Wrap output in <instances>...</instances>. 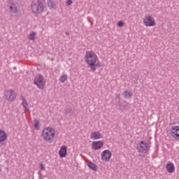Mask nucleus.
<instances>
[{"instance_id": "nucleus-11", "label": "nucleus", "mask_w": 179, "mask_h": 179, "mask_svg": "<svg viewBox=\"0 0 179 179\" xmlns=\"http://www.w3.org/2000/svg\"><path fill=\"white\" fill-rule=\"evenodd\" d=\"M103 145L104 143L101 141H93L92 143V148L94 150H100Z\"/></svg>"}, {"instance_id": "nucleus-19", "label": "nucleus", "mask_w": 179, "mask_h": 179, "mask_svg": "<svg viewBox=\"0 0 179 179\" xmlns=\"http://www.w3.org/2000/svg\"><path fill=\"white\" fill-rule=\"evenodd\" d=\"M47 5L50 9H54L55 8V3L52 0L48 1Z\"/></svg>"}, {"instance_id": "nucleus-22", "label": "nucleus", "mask_w": 179, "mask_h": 179, "mask_svg": "<svg viewBox=\"0 0 179 179\" xmlns=\"http://www.w3.org/2000/svg\"><path fill=\"white\" fill-rule=\"evenodd\" d=\"M34 125L35 129H36L37 131H38V129H40V122L38 120H34Z\"/></svg>"}, {"instance_id": "nucleus-17", "label": "nucleus", "mask_w": 179, "mask_h": 179, "mask_svg": "<svg viewBox=\"0 0 179 179\" xmlns=\"http://www.w3.org/2000/svg\"><path fill=\"white\" fill-rule=\"evenodd\" d=\"M87 166L89 167V169H91V170H94V171L97 170V165L92 162H88Z\"/></svg>"}, {"instance_id": "nucleus-21", "label": "nucleus", "mask_w": 179, "mask_h": 179, "mask_svg": "<svg viewBox=\"0 0 179 179\" xmlns=\"http://www.w3.org/2000/svg\"><path fill=\"white\" fill-rule=\"evenodd\" d=\"M66 80H68V76L66 74H63L60 76L59 81L62 83H64Z\"/></svg>"}, {"instance_id": "nucleus-4", "label": "nucleus", "mask_w": 179, "mask_h": 179, "mask_svg": "<svg viewBox=\"0 0 179 179\" xmlns=\"http://www.w3.org/2000/svg\"><path fill=\"white\" fill-rule=\"evenodd\" d=\"M136 149L139 153H148L150 150V143L147 141H142L137 144Z\"/></svg>"}, {"instance_id": "nucleus-2", "label": "nucleus", "mask_w": 179, "mask_h": 179, "mask_svg": "<svg viewBox=\"0 0 179 179\" xmlns=\"http://www.w3.org/2000/svg\"><path fill=\"white\" fill-rule=\"evenodd\" d=\"M55 129L48 127L42 130L41 136L45 142L51 143L54 141V138H55Z\"/></svg>"}, {"instance_id": "nucleus-5", "label": "nucleus", "mask_w": 179, "mask_h": 179, "mask_svg": "<svg viewBox=\"0 0 179 179\" xmlns=\"http://www.w3.org/2000/svg\"><path fill=\"white\" fill-rule=\"evenodd\" d=\"M4 97L7 101L12 102L16 99V96L17 94H16V92L12 89L6 90L3 92Z\"/></svg>"}, {"instance_id": "nucleus-24", "label": "nucleus", "mask_w": 179, "mask_h": 179, "mask_svg": "<svg viewBox=\"0 0 179 179\" xmlns=\"http://www.w3.org/2000/svg\"><path fill=\"white\" fill-rule=\"evenodd\" d=\"M40 167H41V170L43 171L45 170V166H44V164H43V163L40 164Z\"/></svg>"}, {"instance_id": "nucleus-18", "label": "nucleus", "mask_w": 179, "mask_h": 179, "mask_svg": "<svg viewBox=\"0 0 179 179\" xmlns=\"http://www.w3.org/2000/svg\"><path fill=\"white\" fill-rule=\"evenodd\" d=\"M36 36H37V32L33 31L28 35L27 38L30 41H34L36 40Z\"/></svg>"}, {"instance_id": "nucleus-10", "label": "nucleus", "mask_w": 179, "mask_h": 179, "mask_svg": "<svg viewBox=\"0 0 179 179\" xmlns=\"http://www.w3.org/2000/svg\"><path fill=\"white\" fill-rule=\"evenodd\" d=\"M92 141H97L98 139H103V135L100 131H92L90 136Z\"/></svg>"}, {"instance_id": "nucleus-16", "label": "nucleus", "mask_w": 179, "mask_h": 179, "mask_svg": "<svg viewBox=\"0 0 179 179\" xmlns=\"http://www.w3.org/2000/svg\"><path fill=\"white\" fill-rule=\"evenodd\" d=\"M22 107H24V109L27 110V111H29V110H30V108L29 107V103H27V100H26V98H22Z\"/></svg>"}, {"instance_id": "nucleus-12", "label": "nucleus", "mask_w": 179, "mask_h": 179, "mask_svg": "<svg viewBox=\"0 0 179 179\" xmlns=\"http://www.w3.org/2000/svg\"><path fill=\"white\" fill-rule=\"evenodd\" d=\"M171 135L173 138L177 139L179 138V126L172 127L171 129Z\"/></svg>"}, {"instance_id": "nucleus-3", "label": "nucleus", "mask_w": 179, "mask_h": 179, "mask_svg": "<svg viewBox=\"0 0 179 179\" xmlns=\"http://www.w3.org/2000/svg\"><path fill=\"white\" fill-rule=\"evenodd\" d=\"M45 9V4L41 0H34L31 3V10L32 13L40 15L43 13Z\"/></svg>"}, {"instance_id": "nucleus-7", "label": "nucleus", "mask_w": 179, "mask_h": 179, "mask_svg": "<svg viewBox=\"0 0 179 179\" xmlns=\"http://www.w3.org/2000/svg\"><path fill=\"white\" fill-rule=\"evenodd\" d=\"M34 83L39 89H43L45 86V80L41 75L36 76L34 80Z\"/></svg>"}, {"instance_id": "nucleus-9", "label": "nucleus", "mask_w": 179, "mask_h": 179, "mask_svg": "<svg viewBox=\"0 0 179 179\" xmlns=\"http://www.w3.org/2000/svg\"><path fill=\"white\" fill-rule=\"evenodd\" d=\"M113 153L110 150H105L101 153V158L103 162H110Z\"/></svg>"}, {"instance_id": "nucleus-14", "label": "nucleus", "mask_w": 179, "mask_h": 179, "mask_svg": "<svg viewBox=\"0 0 179 179\" xmlns=\"http://www.w3.org/2000/svg\"><path fill=\"white\" fill-rule=\"evenodd\" d=\"M68 148L66 145H62L59 150V156L61 159L62 157H66V153H67Z\"/></svg>"}, {"instance_id": "nucleus-23", "label": "nucleus", "mask_w": 179, "mask_h": 179, "mask_svg": "<svg viewBox=\"0 0 179 179\" xmlns=\"http://www.w3.org/2000/svg\"><path fill=\"white\" fill-rule=\"evenodd\" d=\"M117 26L119 27H124V21L120 20L117 22Z\"/></svg>"}, {"instance_id": "nucleus-6", "label": "nucleus", "mask_w": 179, "mask_h": 179, "mask_svg": "<svg viewBox=\"0 0 179 179\" xmlns=\"http://www.w3.org/2000/svg\"><path fill=\"white\" fill-rule=\"evenodd\" d=\"M143 22V24L146 26V27H153V26H155L156 24L155 17H152V15H145Z\"/></svg>"}, {"instance_id": "nucleus-26", "label": "nucleus", "mask_w": 179, "mask_h": 179, "mask_svg": "<svg viewBox=\"0 0 179 179\" xmlns=\"http://www.w3.org/2000/svg\"><path fill=\"white\" fill-rule=\"evenodd\" d=\"M0 171H2V169H1V168H0Z\"/></svg>"}, {"instance_id": "nucleus-15", "label": "nucleus", "mask_w": 179, "mask_h": 179, "mask_svg": "<svg viewBox=\"0 0 179 179\" xmlns=\"http://www.w3.org/2000/svg\"><path fill=\"white\" fill-rule=\"evenodd\" d=\"M8 139V134L6 131L4 130H0V145H3V142H5Z\"/></svg>"}, {"instance_id": "nucleus-13", "label": "nucleus", "mask_w": 179, "mask_h": 179, "mask_svg": "<svg viewBox=\"0 0 179 179\" xmlns=\"http://www.w3.org/2000/svg\"><path fill=\"white\" fill-rule=\"evenodd\" d=\"M166 170L170 174L174 173L176 171V166L173 162H169L166 165Z\"/></svg>"}, {"instance_id": "nucleus-25", "label": "nucleus", "mask_w": 179, "mask_h": 179, "mask_svg": "<svg viewBox=\"0 0 179 179\" xmlns=\"http://www.w3.org/2000/svg\"><path fill=\"white\" fill-rule=\"evenodd\" d=\"M72 3V0H68L67 1H66V5L67 6H69V5H71Z\"/></svg>"}, {"instance_id": "nucleus-20", "label": "nucleus", "mask_w": 179, "mask_h": 179, "mask_svg": "<svg viewBox=\"0 0 179 179\" xmlns=\"http://www.w3.org/2000/svg\"><path fill=\"white\" fill-rule=\"evenodd\" d=\"M123 96L124 99H130L132 96V92L131 91H124L123 93Z\"/></svg>"}, {"instance_id": "nucleus-1", "label": "nucleus", "mask_w": 179, "mask_h": 179, "mask_svg": "<svg viewBox=\"0 0 179 179\" xmlns=\"http://www.w3.org/2000/svg\"><path fill=\"white\" fill-rule=\"evenodd\" d=\"M85 61L92 71H94L97 69V67L101 66V63L99 61L97 54L92 50L87 51L85 52Z\"/></svg>"}, {"instance_id": "nucleus-8", "label": "nucleus", "mask_w": 179, "mask_h": 179, "mask_svg": "<svg viewBox=\"0 0 179 179\" xmlns=\"http://www.w3.org/2000/svg\"><path fill=\"white\" fill-rule=\"evenodd\" d=\"M9 12L12 15H16V13L19 12V6L17 5V2L13 1L12 0L10 1Z\"/></svg>"}]
</instances>
